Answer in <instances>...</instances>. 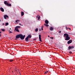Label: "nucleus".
<instances>
[{"label": "nucleus", "instance_id": "f257e3e1", "mask_svg": "<svg viewBox=\"0 0 75 75\" xmlns=\"http://www.w3.org/2000/svg\"><path fill=\"white\" fill-rule=\"evenodd\" d=\"M25 35L23 36V35L21 34L16 35V38H15V40H17V38H20L21 40H24L25 38Z\"/></svg>", "mask_w": 75, "mask_h": 75}, {"label": "nucleus", "instance_id": "f03ea898", "mask_svg": "<svg viewBox=\"0 0 75 75\" xmlns=\"http://www.w3.org/2000/svg\"><path fill=\"white\" fill-rule=\"evenodd\" d=\"M64 38H66L65 40H70V37H69V35L67 33H65L64 34Z\"/></svg>", "mask_w": 75, "mask_h": 75}, {"label": "nucleus", "instance_id": "7ed1b4c3", "mask_svg": "<svg viewBox=\"0 0 75 75\" xmlns=\"http://www.w3.org/2000/svg\"><path fill=\"white\" fill-rule=\"evenodd\" d=\"M4 4L5 5H7L8 6H9V7L11 6V4H8V3L7 2V1H4Z\"/></svg>", "mask_w": 75, "mask_h": 75}, {"label": "nucleus", "instance_id": "20e7f679", "mask_svg": "<svg viewBox=\"0 0 75 75\" xmlns=\"http://www.w3.org/2000/svg\"><path fill=\"white\" fill-rule=\"evenodd\" d=\"M73 48H74V46H69L68 47L69 50H72V49H73Z\"/></svg>", "mask_w": 75, "mask_h": 75}, {"label": "nucleus", "instance_id": "39448f33", "mask_svg": "<svg viewBox=\"0 0 75 75\" xmlns=\"http://www.w3.org/2000/svg\"><path fill=\"white\" fill-rule=\"evenodd\" d=\"M41 35H39V41L40 42H42V40H41Z\"/></svg>", "mask_w": 75, "mask_h": 75}, {"label": "nucleus", "instance_id": "423d86ee", "mask_svg": "<svg viewBox=\"0 0 75 75\" xmlns=\"http://www.w3.org/2000/svg\"><path fill=\"white\" fill-rule=\"evenodd\" d=\"M72 40H70L67 42V44H71V43H72Z\"/></svg>", "mask_w": 75, "mask_h": 75}, {"label": "nucleus", "instance_id": "0eeeda50", "mask_svg": "<svg viewBox=\"0 0 75 75\" xmlns=\"http://www.w3.org/2000/svg\"><path fill=\"white\" fill-rule=\"evenodd\" d=\"M0 10H1V11L2 12H4V9L2 8V7H1L0 8Z\"/></svg>", "mask_w": 75, "mask_h": 75}, {"label": "nucleus", "instance_id": "6e6552de", "mask_svg": "<svg viewBox=\"0 0 75 75\" xmlns=\"http://www.w3.org/2000/svg\"><path fill=\"white\" fill-rule=\"evenodd\" d=\"M4 17L5 19H6V17H7V18H8V16L6 15H5L4 16Z\"/></svg>", "mask_w": 75, "mask_h": 75}, {"label": "nucleus", "instance_id": "1a4fd4ad", "mask_svg": "<svg viewBox=\"0 0 75 75\" xmlns=\"http://www.w3.org/2000/svg\"><path fill=\"white\" fill-rule=\"evenodd\" d=\"M45 23H46V24H48V23H49V22L47 20H46L45 21Z\"/></svg>", "mask_w": 75, "mask_h": 75}, {"label": "nucleus", "instance_id": "9d476101", "mask_svg": "<svg viewBox=\"0 0 75 75\" xmlns=\"http://www.w3.org/2000/svg\"><path fill=\"white\" fill-rule=\"evenodd\" d=\"M21 16H24V12L21 11Z\"/></svg>", "mask_w": 75, "mask_h": 75}, {"label": "nucleus", "instance_id": "9b49d317", "mask_svg": "<svg viewBox=\"0 0 75 75\" xmlns=\"http://www.w3.org/2000/svg\"><path fill=\"white\" fill-rule=\"evenodd\" d=\"M31 35H28V36L27 37L28 38H31Z\"/></svg>", "mask_w": 75, "mask_h": 75}, {"label": "nucleus", "instance_id": "f8f14e48", "mask_svg": "<svg viewBox=\"0 0 75 75\" xmlns=\"http://www.w3.org/2000/svg\"><path fill=\"white\" fill-rule=\"evenodd\" d=\"M15 31H17V32H19V30H18V29H17L16 28H15Z\"/></svg>", "mask_w": 75, "mask_h": 75}, {"label": "nucleus", "instance_id": "ddd939ff", "mask_svg": "<svg viewBox=\"0 0 75 75\" xmlns=\"http://www.w3.org/2000/svg\"><path fill=\"white\" fill-rule=\"evenodd\" d=\"M25 40L27 42H28L29 41V40H28V38L27 37L25 38Z\"/></svg>", "mask_w": 75, "mask_h": 75}, {"label": "nucleus", "instance_id": "4468645a", "mask_svg": "<svg viewBox=\"0 0 75 75\" xmlns=\"http://www.w3.org/2000/svg\"><path fill=\"white\" fill-rule=\"evenodd\" d=\"M20 28V26H17L16 27H15V28H16L17 29V28Z\"/></svg>", "mask_w": 75, "mask_h": 75}, {"label": "nucleus", "instance_id": "2eb2a0df", "mask_svg": "<svg viewBox=\"0 0 75 75\" xmlns=\"http://www.w3.org/2000/svg\"><path fill=\"white\" fill-rule=\"evenodd\" d=\"M51 31H52V30H54V28H53L52 27H51L50 28V29Z\"/></svg>", "mask_w": 75, "mask_h": 75}, {"label": "nucleus", "instance_id": "dca6fc26", "mask_svg": "<svg viewBox=\"0 0 75 75\" xmlns=\"http://www.w3.org/2000/svg\"><path fill=\"white\" fill-rule=\"evenodd\" d=\"M7 30L8 31H9V33H13V32L10 31V30H8V29H7Z\"/></svg>", "mask_w": 75, "mask_h": 75}, {"label": "nucleus", "instance_id": "f3484780", "mask_svg": "<svg viewBox=\"0 0 75 75\" xmlns=\"http://www.w3.org/2000/svg\"><path fill=\"white\" fill-rule=\"evenodd\" d=\"M44 25H45V26H46V27H48L49 26V25L47 24H44Z\"/></svg>", "mask_w": 75, "mask_h": 75}, {"label": "nucleus", "instance_id": "a211bd4d", "mask_svg": "<svg viewBox=\"0 0 75 75\" xmlns=\"http://www.w3.org/2000/svg\"><path fill=\"white\" fill-rule=\"evenodd\" d=\"M65 27L66 30H68L69 29V28H67V26H65Z\"/></svg>", "mask_w": 75, "mask_h": 75}, {"label": "nucleus", "instance_id": "6ab92c4d", "mask_svg": "<svg viewBox=\"0 0 75 75\" xmlns=\"http://www.w3.org/2000/svg\"><path fill=\"white\" fill-rule=\"evenodd\" d=\"M48 72V71H47L45 72L44 74H47Z\"/></svg>", "mask_w": 75, "mask_h": 75}, {"label": "nucleus", "instance_id": "aec40b11", "mask_svg": "<svg viewBox=\"0 0 75 75\" xmlns=\"http://www.w3.org/2000/svg\"><path fill=\"white\" fill-rule=\"evenodd\" d=\"M38 28H37L36 29H35V31L36 32H37V31H38Z\"/></svg>", "mask_w": 75, "mask_h": 75}, {"label": "nucleus", "instance_id": "412c9836", "mask_svg": "<svg viewBox=\"0 0 75 75\" xmlns=\"http://www.w3.org/2000/svg\"><path fill=\"white\" fill-rule=\"evenodd\" d=\"M8 25V23H6V26Z\"/></svg>", "mask_w": 75, "mask_h": 75}, {"label": "nucleus", "instance_id": "4be33fe9", "mask_svg": "<svg viewBox=\"0 0 75 75\" xmlns=\"http://www.w3.org/2000/svg\"><path fill=\"white\" fill-rule=\"evenodd\" d=\"M1 30H2V31H5V30H4V29H1Z\"/></svg>", "mask_w": 75, "mask_h": 75}, {"label": "nucleus", "instance_id": "5701e85b", "mask_svg": "<svg viewBox=\"0 0 75 75\" xmlns=\"http://www.w3.org/2000/svg\"><path fill=\"white\" fill-rule=\"evenodd\" d=\"M17 21H20L19 20H17L16 21H15V22H16V23H17Z\"/></svg>", "mask_w": 75, "mask_h": 75}, {"label": "nucleus", "instance_id": "b1692460", "mask_svg": "<svg viewBox=\"0 0 75 75\" xmlns=\"http://www.w3.org/2000/svg\"><path fill=\"white\" fill-rule=\"evenodd\" d=\"M50 38H51V39H54V37H50Z\"/></svg>", "mask_w": 75, "mask_h": 75}, {"label": "nucleus", "instance_id": "393cba45", "mask_svg": "<svg viewBox=\"0 0 75 75\" xmlns=\"http://www.w3.org/2000/svg\"><path fill=\"white\" fill-rule=\"evenodd\" d=\"M40 16H39L38 17V20H40Z\"/></svg>", "mask_w": 75, "mask_h": 75}, {"label": "nucleus", "instance_id": "a878e982", "mask_svg": "<svg viewBox=\"0 0 75 75\" xmlns=\"http://www.w3.org/2000/svg\"><path fill=\"white\" fill-rule=\"evenodd\" d=\"M69 53L70 54H72V52H69Z\"/></svg>", "mask_w": 75, "mask_h": 75}, {"label": "nucleus", "instance_id": "bb28decb", "mask_svg": "<svg viewBox=\"0 0 75 75\" xmlns=\"http://www.w3.org/2000/svg\"><path fill=\"white\" fill-rule=\"evenodd\" d=\"M13 61V60H10V62H12Z\"/></svg>", "mask_w": 75, "mask_h": 75}, {"label": "nucleus", "instance_id": "cd10ccee", "mask_svg": "<svg viewBox=\"0 0 75 75\" xmlns=\"http://www.w3.org/2000/svg\"><path fill=\"white\" fill-rule=\"evenodd\" d=\"M41 30L42 31L43 30V28L42 27L41 28Z\"/></svg>", "mask_w": 75, "mask_h": 75}, {"label": "nucleus", "instance_id": "c85d7f7f", "mask_svg": "<svg viewBox=\"0 0 75 75\" xmlns=\"http://www.w3.org/2000/svg\"><path fill=\"white\" fill-rule=\"evenodd\" d=\"M19 25L21 26L23 25H21V23H19Z\"/></svg>", "mask_w": 75, "mask_h": 75}, {"label": "nucleus", "instance_id": "c756f323", "mask_svg": "<svg viewBox=\"0 0 75 75\" xmlns=\"http://www.w3.org/2000/svg\"><path fill=\"white\" fill-rule=\"evenodd\" d=\"M37 40L36 38L33 39V40L34 41H35V40Z\"/></svg>", "mask_w": 75, "mask_h": 75}, {"label": "nucleus", "instance_id": "7c9ffc66", "mask_svg": "<svg viewBox=\"0 0 75 75\" xmlns=\"http://www.w3.org/2000/svg\"><path fill=\"white\" fill-rule=\"evenodd\" d=\"M61 33V31H59V33Z\"/></svg>", "mask_w": 75, "mask_h": 75}, {"label": "nucleus", "instance_id": "2f4dec72", "mask_svg": "<svg viewBox=\"0 0 75 75\" xmlns=\"http://www.w3.org/2000/svg\"><path fill=\"white\" fill-rule=\"evenodd\" d=\"M69 30H71V29L70 28H69Z\"/></svg>", "mask_w": 75, "mask_h": 75}, {"label": "nucleus", "instance_id": "473e14b6", "mask_svg": "<svg viewBox=\"0 0 75 75\" xmlns=\"http://www.w3.org/2000/svg\"><path fill=\"white\" fill-rule=\"evenodd\" d=\"M0 37H1V35L0 34Z\"/></svg>", "mask_w": 75, "mask_h": 75}, {"label": "nucleus", "instance_id": "72a5a7b5", "mask_svg": "<svg viewBox=\"0 0 75 75\" xmlns=\"http://www.w3.org/2000/svg\"><path fill=\"white\" fill-rule=\"evenodd\" d=\"M38 15L36 17V18H38Z\"/></svg>", "mask_w": 75, "mask_h": 75}, {"label": "nucleus", "instance_id": "f704fd0d", "mask_svg": "<svg viewBox=\"0 0 75 75\" xmlns=\"http://www.w3.org/2000/svg\"><path fill=\"white\" fill-rule=\"evenodd\" d=\"M1 33H1V32H0V34H1Z\"/></svg>", "mask_w": 75, "mask_h": 75}, {"label": "nucleus", "instance_id": "c9c22d12", "mask_svg": "<svg viewBox=\"0 0 75 75\" xmlns=\"http://www.w3.org/2000/svg\"><path fill=\"white\" fill-rule=\"evenodd\" d=\"M39 31H41V29H39Z\"/></svg>", "mask_w": 75, "mask_h": 75}, {"label": "nucleus", "instance_id": "e433bc0d", "mask_svg": "<svg viewBox=\"0 0 75 75\" xmlns=\"http://www.w3.org/2000/svg\"><path fill=\"white\" fill-rule=\"evenodd\" d=\"M48 37H50V35H48Z\"/></svg>", "mask_w": 75, "mask_h": 75}, {"label": "nucleus", "instance_id": "4c0bfd02", "mask_svg": "<svg viewBox=\"0 0 75 75\" xmlns=\"http://www.w3.org/2000/svg\"><path fill=\"white\" fill-rule=\"evenodd\" d=\"M10 30H11V28H10Z\"/></svg>", "mask_w": 75, "mask_h": 75}, {"label": "nucleus", "instance_id": "58836bf2", "mask_svg": "<svg viewBox=\"0 0 75 75\" xmlns=\"http://www.w3.org/2000/svg\"><path fill=\"white\" fill-rule=\"evenodd\" d=\"M0 21H1V20H0Z\"/></svg>", "mask_w": 75, "mask_h": 75}, {"label": "nucleus", "instance_id": "ea45409f", "mask_svg": "<svg viewBox=\"0 0 75 75\" xmlns=\"http://www.w3.org/2000/svg\"><path fill=\"white\" fill-rule=\"evenodd\" d=\"M6 35H7V34H6Z\"/></svg>", "mask_w": 75, "mask_h": 75}, {"label": "nucleus", "instance_id": "a19ab883", "mask_svg": "<svg viewBox=\"0 0 75 75\" xmlns=\"http://www.w3.org/2000/svg\"><path fill=\"white\" fill-rule=\"evenodd\" d=\"M3 25H4V24H3Z\"/></svg>", "mask_w": 75, "mask_h": 75}, {"label": "nucleus", "instance_id": "79ce46f5", "mask_svg": "<svg viewBox=\"0 0 75 75\" xmlns=\"http://www.w3.org/2000/svg\"><path fill=\"white\" fill-rule=\"evenodd\" d=\"M20 75H21V74H20Z\"/></svg>", "mask_w": 75, "mask_h": 75}]
</instances>
